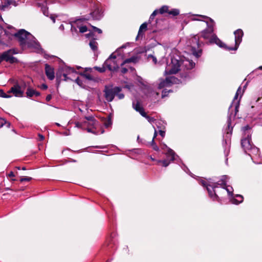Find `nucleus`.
I'll return each instance as SVG.
<instances>
[{
    "mask_svg": "<svg viewBox=\"0 0 262 262\" xmlns=\"http://www.w3.org/2000/svg\"><path fill=\"white\" fill-rule=\"evenodd\" d=\"M200 18H194V20H201L205 21L207 25V28L202 31L200 35H196L189 39L188 43L191 48L192 53L196 57H199L202 54V46L203 42L201 38L207 40L210 43H215L220 47L226 48L223 43L214 33V22L213 20L205 15H199Z\"/></svg>",
    "mask_w": 262,
    "mask_h": 262,
    "instance_id": "1",
    "label": "nucleus"
},
{
    "mask_svg": "<svg viewBox=\"0 0 262 262\" xmlns=\"http://www.w3.org/2000/svg\"><path fill=\"white\" fill-rule=\"evenodd\" d=\"M14 36L18 39L20 45L23 49H29L36 52L41 51L40 45L36 38L25 30H19L14 34Z\"/></svg>",
    "mask_w": 262,
    "mask_h": 262,
    "instance_id": "2",
    "label": "nucleus"
},
{
    "mask_svg": "<svg viewBox=\"0 0 262 262\" xmlns=\"http://www.w3.org/2000/svg\"><path fill=\"white\" fill-rule=\"evenodd\" d=\"M195 63L189 59L181 60L179 57H172L171 62L168 64L165 69L166 75L176 74L179 71L190 70L194 68Z\"/></svg>",
    "mask_w": 262,
    "mask_h": 262,
    "instance_id": "3",
    "label": "nucleus"
},
{
    "mask_svg": "<svg viewBox=\"0 0 262 262\" xmlns=\"http://www.w3.org/2000/svg\"><path fill=\"white\" fill-rule=\"evenodd\" d=\"M227 179V176H223L221 180L219 181L216 183H213L211 184H210L209 185H207L206 183L203 181L201 182V184L203 186H206L207 187V189L209 196L213 200H215L218 198V196L216 194V190H215V188H217V185H220L222 187L223 191H224V189L226 190L229 195L232 194L233 191L232 187L226 186V182Z\"/></svg>",
    "mask_w": 262,
    "mask_h": 262,
    "instance_id": "4",
    "label": "nucleus"
},
{
    "mask_svg": "<svg viewBox=\"0 0 262 262\" xmlns=\"http://www.w3.org/2000/svg\"><path fill=\"white\" fill-rule=\"evenodd\" d=\"M136 58L131 57L122 62V57L120 55H116V52L111 54L110 57L104 62V65L110 71H115L118 69L119 66H123L126 63L136 62Z\"/></svg>",
    "mask_w": 262,
    "mask_h": 262,
    "instance_id": "5",
    "label": "nucleus"
},
{
    "mask_svg": "<svg viewBox=\"0 0 262 262\" xmlns=\"http://www.w3.org/2000/svg\"><path fill=\"white\" fill-rule=\"evenodd\" d=\"M121 89L119 87H115L114 88H106L104 90L105 98L108 101H112L114 97L117 96L119 99H123L124 95L120 92Z\"/></svg>",
    "mask_w": 262,
    "mask_h": 262,
    "instance_id": "6",
    "label": "nucleus"
},
{
    "mask_svg": "<svg viewBox=\"0 0 262 262\" xmlns=\"http://www.w3.org/2000/svg\"><path fill=\"white\" fill-rule=\"evenodd\" d=\"M15 50L10 49L3 53H0L3 61H5L10 63H14L18 62L17 59L13 57L14 54H17Z\"/></svg>",
    "mask_w": 262,
    "mask_h": 262,
    "instance_id": "7",
    "label": "nucleus"
},
{
    "mask_svg": "<svg viewBox=\"0 0 262 262\" xmlns=\"http://www.w3.org/2000/svg\"><path fill=\"white\" fill-rule=\"evenodd\" d=\"M25 84L22 83L21 85L18 83L14 84L8 91L9 93H13L16 97H22L25 91Z\"/></svg>",
    "mask_w": 262,
    "mask_h": 262,
    "instance_id": "8",
    "label": "nucleus"
},
{
    "mask_svg": "<svg viewBox=\"0 0 262 262\" xmlns=\"http://www.w3.org/2000/svg\"><path fill=\"white\" fill-rule=\"evenodd\" d=\"M96 120L94 117L90 116L86 117L85 120L81 122H77L75 123L76 127L83 129H86L88 124H92V125H96Z\"/></svg>",
    "mask_w": 262,
    "mask_h": 262,
    "instance_id": "9",
    "label": "nucleus"
},
{
    "mask_svg": "<svg viewBox=\"0 0 262 262\" xmlns=\"http://www.w3.org/2000/svg\"><path fill=\"white\" fill-rule=\"evenodd\" d=\"M83 20L81 19L76 20L72 24L71 30L77 31V29H78L81 33L86 32L88 29L86 26L83 24Z\"/></svg>",
    "mask_w": 262,
    "mask_h": 262,
    "instance_id": "10",
    "label": "nucleus"
},
{
    "mask_svg": "<svg viewBox=\"0 0 262 262\" xmlns=\"http://www.w3.org/2000/svg\"><path fill=\"white\" fill-rule=\"evenodd\" d=\"M234 34L235 35V46L234 47L229 48V50H236L237 49L244 35V33L241 29H237L234 32Z\"/></svg>",
    "mask_w": 262,
    "mask_h": 262,
    "instance_id": "11",
    "label": "nucleus"
},
{
    "mask_svg": "<svg viewBox=\"0 0 262 262\" xmlns=\"http://www.w3.org/2000/svg\"><path fill=\"white\" fill-rule=\"evenodd\" d=\"M62 74L64 80H73L72 77H68L70 75H77V72L73 69L69 67H65L62 68Z\"/></svg>",
    "mask_w": 262,
    "mask_h": 262,
    "instance_id": "12",
    "label": "nucleus"
},
{
    "mask_svg": "<svg viewBox=\"0 0 262 262\" xmlns=\"http://www.w3.org/2000/svg\"><path fill=\"white\" fill-rule=\"evenodd\" d=\"M177 80L178 79L174 76L166 78L165 80H162L160 82L158 88L161 89L166 86H169L170 84L176 83Z\"/></svg>",
    "mask_w": 262,
    "mask_h": 262,
    "instance_id": "13",
    "label": "nucleus"
},
{
    "mask_svg": "<svg viewBox=\"0 0 262 262\" xmlns=\"http://www.w3.org/2000/svg\"><path fill=\"white\" fill-rule=\"evenodd\" d=\"M241 145L246 153L252 147L253 145L251 143V137L249 135L245 138L242 139Z\"/></svg>",
    "mask_w": 262,
    "mask_h": 262,
    "instance_id": "14",
    "label": "nucleus"
},
{
    "mask_svg": "<svg viewBox=\"0 0 262 262\" xmlns=\"http://www.w3.org/2000/svg\"><path fill=\"white\" fill-rule=\"evenodd\" d=\"M160 147L162 150H165L166 155L167 158L169 159L170 161L174 160L175 154L174 151L164 143H161Z\"/></svg>",
    "mask_w": 262,
    "mask_h": 262,
    "instance_id": "15",
    "label": "nucleus"
},
{
    "mask_svg": "<svg viewBox=\"0 0 262 262\" xmlns=\"http://www.w3.org/2000/svg\"><path fill=\"white\" fill-rule=\"evenodd\" d=\"M241 89L240 87L238 88V89L237 90V92L236 93V94L234 96V100L231 105V106L229 107V111H231L232 107H234L235 109V114L234 115V116H235L237 113V112L238 111V107H239V101H237L235 102L236 100H237L238 96L239 94L241 93Z\"/></svg>",
    "mask_w": 262,
    "mask_h": 262,
    "instance_id": "16",
    "label": "nucleus"
},
{
    "mask_svg": "<svg viewBox=\"0 0 262 262\" xmlns=\"http://www.w3.org/2000/svg\"><path fill=\"white\" fill-rule=\"evenodd\" d=\"M248 154L252 159L260 157V152L259 149L253 145L252 147L247 151L246 152Z\"/></svg>",
    "mask_w": 262,
    "mask_h": 262,
    "instance_id": "17",
    "label": "nucleus"
},
{
    "mask_svg": "<svg viewBox=\"0 0 262 262\" xmlns=\"http://www.w3.org/2000/svg\"><path fill=\"white\" fill-rule=\"evenodd\" d=\"M45 73L50 80L54 79L55 77L54 69L50 66L46 64L45 65Z\"/></svg>",
    "mask_w": 262,
    "mask_h": 262,
    "instance_id": "18",
    "label": "nucleus"
},
{
    "mask_svg": "<svg viewBox=\"0 0 262 262\" xmlns=\"http://www.w3.org/2000/svg\"><path fill=\"white\" fill-rule=\"evenodd\" d=\"M94 19H99L102 16V12L101 10L97 8L91 13Z\"/></svg>",
    "mask_w": 262,
    "mask_h": 262,
    "instance_id": "19",
    "label": "nucleus"
},
{
    "mask_svg": "<svg viewBox=\"0 0 262 262\" xmlns=\"http://www.w3.org/2000/svg\"><path fill=\"white\" fill-rule=\"evenodd\" d=\"M147 24L146 23L142 24L139 29L138 35L137 36V39H139L140 37H142L143 35V32L147 30Z\"/></svg>",
    "mask_w": 262,
    "mask_h": 262,
    "instance_id": "20",
    "label": "nucleus"
},
{
    "mask_svg": "<svg viewBox=\"0 0 262 262\" xmlns=\"http://www.w3.org/2000/svg\"><path fill=\"white\" fill-rule=\"evenodd\" d=\"M26 94L28 97L30 98L34 96H39L40 93L38 92L35 91V90L29 88L27 90Z\"/></svg>",
    "mask_w": 262,
    "mask_h": 262,
    "instance_id": "21",
    "label": "nucleus"
},
{
    "mask_svg": "<svg viewBox=\"0 0 262 262\" xmlns=\"http://www.w3.org/2000/svg\"><path fill=\"white\" fill-rule=\"evenodd\" d=\"M133 104L135 110L139 112L142 116H146V113L144 112L143 108L140 105L139 103L137 102L136 104L133 103Z\"/></svg>",
    "mask_w": 262,
    "mask_h": 262,
    "instance_id": "22",
    "label": "nucleus"
},
{
    "mask_svg": "<svg viewBox=\"0 0 262 262\" xmlns=\"http://www.w3.org/2000/svg\"><path fill=\"white\" fill-rule=\"evenodd\" d=\"M98 124L96 121V125H92V124H88V127H87V131L90 133H92L94 134H98V133L95 131V129L97 127Z\"/></svg>",
    "mask_w": 262,
    "mask_h": 262,
    "instance_id": "23",
    "label": "nucleus"
},
{
    "mask_svg": "<svg viewBox=\"0 0 262 262\" xmlns=\"http://www.w3.org/2000/svg\"><path fill=\"white\" fill-rule=\"evenodd\" d=\"M75 82L80 86L82 88L85 87V84L84 83H85V80L84 79L83 76H82L81 77H77L75 79Z\"/></svg>",
    "mask_w": 262,
    "mask_h": 262,
    "instance_id": "24",
    "label": "nucleus"
},
{
    "mask_svg": "<svg viewBox=\"0 0 262 262\" xmlns=\"http://www.w3.org/2000/svg\"><path fill=\"white\" fill-rule=\"evenodd\" d=\"M157 133L156 131H155V134H154V136L153 137L151 142L150 143V146L153 148V149H154L156 151H158L159 148L158 147V146L156 144V143H155V141H154V139L157 136Z\"/></svg>",
    "mask_w": 262,
    "mask_h": 262,
    "instance_id": "25",
    "label": "nucleus"
},
{
    "mask_svg": "<svg viewBox=\"0 0 262 262\" xmlns=\"http://www.w3.org/2000/svg\"><path fill=\"white\" fill-rule=\"evenodd\" d=\"M237 199H234L232 200V203L234 204H238L243 201V197L241 195H237L236 196Z\"/></svg>",
    "mask_w": 262,
    "mask_h": 262,
    "instance_id": "26",
    "label": "nucleus"
},
{
    "mask_svg": "<svg viewBox=\"0 0 262 262\" xmlns=\"http://www.w3.org/2000/svg\"><path fill=\"white\" fill-rule=\"evenodd\" d=\"M157 164L159 165H162L163 166L166 167L169 164L170 162L168 161L167 160H158L157 161Z\"/></svg>",
    "mask_w": 262,
    "mask_h": 262,
    "instance_id": "27",
    "label": "nucleus"
},
{
    "mask_svg": "<svg viewBox=\"0 0 262 262\" xmlns=\"http://www.w3.org/2000/svg\"><path fill=\"white\" fill-rule=\"evenodd\" d=\"M90 46L93 51H95L97 48V43L94 40H92L90 42Z\"/></svg>",
    "mask_w": 262,
    "mask_h": 262,
    "instance_id": "28",
    "label": "nucleus"
},
{
    "mask_svg": "<svg viewBox=\"0 0 262 262\" xmlns=\"http://www.w3.org/2000/svg\"><path fill=\"white\" fill-rule=\"evenodd\" d=\"M158 10V13L161 14H163L165 12L168 13V7L167 6H164L162 7L159 10Z\"/></svg>",
    "mask_w": 262,
    "mask_h": 262,
    "instance_id": "29",
    "label": "nucleus"
},
{
    "mask_svg": "<svg viewBox=\"0 0 262 262\" xmlns=\"http://www.w3.org/2000/svg\"><path fill=\"white\" fill-rule=\"evenodd\" d=\"M84 80H93L94 78L90 74H84L82 75Z\"/></svg>",
    "mask_w": 262,
    "mask_h": 262,
    "instance_id": "30",
    "label": "nucleus"
},
{
    "mask_svg": "<svg viewBox=\"0 0 262 262\" xmlns=\"http://www.w3.org/2000/svg\"><path fill=\"white\" fill-rule=\"evenodd\" d=\"M168 13L173 16H176L179 14V11L177 9H173L170 11H168Z\"/></svg>",
    "mask_w": 262,
    "mask_h": 262,
    "instance_id": "31",
    "label": "nucleus"
},
{
    "mask_svg": "<svg viewBox=\"0 0 262 262\" xmlns=\"http://www.w3.org/2000/svg\"><path fill=\"white\" fill-rule=\"evenodd\" d=\"M148 58L149 60H152V62L155 64H157V60L156 57H155L154 56H153L152 55H149L148 56Z\"/></svg>",
    "mask_w": 262,
    "mask_h": 262,
    "instance_id": "32",
    "label": "nucleus"
},
{
    "mask_svg": "<svg viewBox=\"0 0 262 262\" xmlns=\"http://www.w3.org/2000/svg\"><path fill=\"white\" fill-rule=\"evenodd\" d=\"M32 179V178L31 177H22L20 181L21 182H24V181H30Z\"/></svg>",
    "mask_w": 262,
    "mask_h": 262,
    "instance_id": "33",
    "label": "nucleus"
},
{
    "mask_svg": "<svg viewBox=\"0 0 262 262\" xmlns=\"http://www.w3.org/2000/svg\"><path fill=\"white\" fill-rule=\"evenodd\" d=\"M158 13V10H155L151 14L150 16V19H154L155 16Z\"/></svg>",
    "mask_w": 262,
    "mask_h": 262,
    "instance_id": "34",
    "label": "nucleus"
},
{
    "mask_svg": "<svg viewBox=\"0 0 262 262\" xmlns=\"http://www.w3.org/2000/svg\"><path fill=\"white\" fill-rule=\"evenodd\" d=\"M149 122H152L154 120V118L152 117H150L146 115V116L145 117Z\"/></svg>",
    "mask_w": 262,
    "mask_h": 262,
    "instance_id": "35",
    "label": "nucleus"
},
{
    "mask_svg": "<svg viewBox=\"0 0 262 262\" xmlns=\"http://www.w3.org/2000/svg\"><path fill=\"white\" fill-rule=\"evenodd\" d=\"M93 28H94V30L95 31L97 32L98 33L101 34L102 33V31H101V29H99L98 28H96L95 27H93Z\"/></svg>",
    "mask_w": 262,
    "mask_h": 262,
    "instance_id": "36",
    "label": "nucleus"
},
{
    "mask_svg": "<svg viewBox=\"0 0 262 262\" xmlns=\"http://www.w3.org/2000/svg\"><path fill=\"white\" fill-rule=\"evenodd\" d=\"M1 95L2 97H4V98H9L10 97V96L8 95V94H7L5 93H1Z\"/></svg>",
    "mask_w": 262,
    "mask_h": 262,
    "instance_id": "37",
    "label": "nucleus"
},
{
    "mask_svg": "<svg viewBox=\"0 0 262 262\" xmlns=\"http://www.w3.org/2000/svg\"><path fill=\"white\" fill-rule=\"evenodd\" d=\"M128 71V69L127 68H124V67H122L121 68V72L123 74L126 73V72Z\"/></svg>",
    "mask_w": 262,
    "mask_h": 262,
    "instance_id": "38",
    "label": "nucleus"
},
{
    "mask_svg": "<svg viewBox=\"0 0 262 262\" xmlns=\"http://www.w3.org/2000/svg\"><path fill=\"white\" fill-rule=\"evenodd\" d=\"M170 91H168V92H167V91H166V90H163V92H162V97L163 98V97H164L166 96V95H166V93H167V92H170Z\"/></svg>",
    "mask_w": 262,
    "mask_h": 262,
    "instance_id": "39",
    "label": "nucleus"
},
{
    "mask_svg": "<svg viewBox=\"0 0 262 262\" xmlns=\"http://www.w3.org/2000/svg\"><path fill=\"white\" fill-rule=\"evenodd\" d=\"M38 138L39 141H42L44 140L45 137L43 135L39 134L38 135Z\"/></svg>",
    "mask_w": 262,
    "mask_h": 262,
    "instance_id": "40",
    "label": "nucleus"
},
{
    "mask_svg": "<svg viewBox=\"0 0 262 262\" xmlns=\"http://www.w3.org/2000/svg\"><path fill=\"white\" fill-rule=\"evenodd\" d=\"M159 134L162 137H164V136H165V132L164 131H163V130H160L159 131Z\"/></svg>",
    "mask_w": 262,
    "mask_h": 262,
    "instance_id": "41",
    "label": "nucleus"
},
{
    "mask_svg": "<svg viewBox=\"0 0 262 262\" xmlns=\"http://www.w3.org/2000/svg\"><path fill=\"white\" fill-rule=\"evenodd\" d=\"M14 173L12 171L10 172L8 174V177H14Z\"/></svg>",
    "mask_w": 262,
    "mask_h": 262,
    "instance_id": "42",
    "label": "nucleus"
},
{
    "mask_svg": "<svg viewBox=\"0 0 262 262\" xmlns=\"http://www.w3.org/2000/svg\"><path fill=\"white\" fill-rule=\"evenodd\" d=\"M41 89L46 90L48 88V86L46 84H43L41 86Z\"/></svg>",
    "mask_w": 262,
    "mask_h": 262,
    "instance_id": "43",
    "label": "nucleus"
},
{
    "mask_svg": "<svg viewBox=\"0 0 262 262\" xmlns=\"http://www.w3.org/2000/svg\"><path fill=\"white\" fill-rule=\"evenodd\" d=\"M51 95H48L47 97H46V100L47 101H50L51 99Z\"/></svg>",
    "mask_w": 262,
    "mask_h": 262,
    "instance_id": "44",
    "label": "nucleus"
},
{
    "mask_svg": "<svg viewBox=\"0 0 262 262\" xmlns=\"http://www.w3.org/2000/svg\"><path fill=\"white\" fill-rule=\"evenodd\" d=\"M77 75H70L68 77H73V80H74V79L75 78H76Z\"/></svg>",
    "mask_w": 262,
    "mask_h": 262,
    "instance_id": "45",
    "label": "nucleus"
},
{
    "mask_svg": "<svg viewBox=\"0 0 262 262\" xmlns=\"http://www.w3.org/2000/svg\"><path fill=\"white\" fill-rule=\"evenodd\" d=\"M97 69L100 72H103L104 71V70L100 68H97Z\"/></svg>",
    "mask_w": 262,
    "mask_h": 262,
    "instance_id": "46",
    "label": "nucleus"
},
{
    "mask_svg": "<svg viewBox=\"0 0 262 262\" xmlns=\"http://www.w3.org/2000/svg\"><path fill=\"white\" fill-rule=\"evenodd\" d=\"M2 122H1V123H2V125H1V126H2L3 125L4 123H6V120H4V119H2Z\"/></svg>",
    "mask_w": 262,
    "mask_h": 262,
    "instance_id": "47",
    "label": "nucleus"
},
{
    "mask_svg": "<svg viewBox=\"0 0 262 262\" xmlns=\"http://www.w3.org/2000/svg\"><path fill=\"white\" fill-rule=\"evenodd\" d=\"M105 125L106 127H108L110 125L109 122H108L107 123H105Z\"/></svg>",
    "mask_w": 262,
    "mask_h": 262,
    "instance_id": "48",
    "label": "nucleus"
},
{
    "mask_svg": "<svg viewBox=\"0 0 262 262\" xmlns=\"http://www.w3.org/2000/svg\"><path fill=\"white\" fill-rule=\"evenodd\" d=\"M257 69H259V70H262V66H260Z\"/></svg>",
    "mask_w": 262,
    "mask_h": 262,
    "instance_id": "49",
    "label": "nucleus"
},
{
    "mask_svg": "<svg viewBox=\"0 0 262 262\" xmlns=\"http://www.w3.org/2000/svg\"><path fill=\"white\" fill-rule=\"evenodd\" d=\"M52 19L53 20V23L55 22V19L54 18L52 17Z\"/></svg>",
    "mask_w": 262,
    "mask_h": 262,
    "instance_id": "50",
    "label": "nucleus"
},
{
    "mask_svg": "<svg viewBox=\"0 0 262 262\" xmlns=\"http://www.w3.org/2000/svg\"><path fill=\"white\" fill-rule=\"evenodd\" d=\"M245 128L246 129H248L249 128V126H247Z\"/></svg>",
    "mask_w": 262,
    "mask_h": 262,
    "instance_id": "51",
    "label": "nucleus"
},
{
    "mask_svg": "<svg viewBox=\"0 0 262 262\" xmlns=\"http://www.w3.org/2000/svg\"><path fill=\"white\" fill-rule=\"evenodd\" d=\"M43 14H44L45 15H46V13H45V11H43Z\"/></svg>",
    "mask_w": 262,
    "mask_h": 262,
    "instance_id": "52",
    "label": "nucleus"
},
{
    "mask_svg": "<svg viewBox=\"0 0 262 262\" xmlns=\"http://www.w3.org/2000/svg\"><path fill=\"white\" fill-rule=\"evenodd\" d=\"M259 100V98H258V99L257 100V101H258Z\"/></svg>",
    "mask_w": 262,
    "mask_h": 262,
    "instance_id": "53",
    "label": "nucleus"
},
{
    "mask_svg": "<svg viewBox=\"0 0 262 262\" xmlns=\"http://www.w3.org/2000/svg\"><path fill=\"white\" fill-rule=\"evenodd\" d=\"M56 125H58V126L59 125V124L58 123H56Z\"/></svg>",
    "mask_w": 262,
    "mask_h": 262,
    "instance_id": "54",
    "label": "nucleus"
},
{
    "mask_svg": "<svg viewBox=\"0 0 262 262\" xmlns=\"http://www.w3.org/2000/svg\"><path fill=\"white\" fill-rule=\"evenodd\" d=\"M103 132H104V131H103H103H102V132H101V134H102Z\"/></svg>",
    "mask_w": 262,
    "mask_h": 262,
    "instance_id": "55",
    "label": "nucleus"
},
{
    "mask_svg": "<svg viewBox=\"0 0 262 262\" xmlns=\"http://www.w3.org/2000/svg\"><path fill=\"white\" fill-rule=\"evenodd\" d=\"M151 159L152 161H154V159L153 158H151Z\"/></svg>",
    "mask_w": 262,
    "mask_h": 262,
    "instance_id": "56",
    "label": "nucleus"
}]
</instances>
